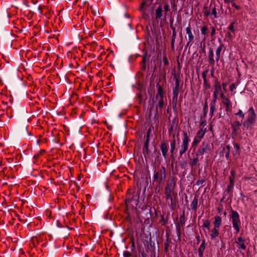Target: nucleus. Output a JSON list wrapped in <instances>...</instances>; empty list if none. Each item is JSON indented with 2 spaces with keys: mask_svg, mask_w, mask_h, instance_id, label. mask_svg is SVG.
Wrapping results in <instances>:
<instances>
[{
  "mask_svg": "<svg viewBox=\"0 0 257 257\" xmlns=\"http://www.w3.org/2000/svg\"><path fill=\"white\" fill-rule=\"evenodd\" d=\"M166 178V169L165 167L158 166L153 168L152 184L157 182L164 183Z\"/></svg>",
  "mask_w": 257,
  "mask_h": 257,
  "instance_id": "obj_1",
  "label": "nucleus"
},
{
  "mask_svg": "<svg viewBox=\"0 0 257 257\" xmlns=\"http://www.w3.org/2000/svg\"><path fill=\"white\" fill-rule=\"evenodd\" d=\"M256 114L254 109L251 107L247 111L246 119L242 122L243 129L248 130L251 128L256 121Z\"/></svg>",
  "mask_w": 257,
  "mask_h": 257,
  "instance_id": "obj_2",
  "label": "nucleus"
},
{
  "mask_svg": "<svg viewBox=\"0 0 257 257\" xmlns=\"http://www.w3.org/2000/svg\"><path fill=\"white\" fill-rule=\"evenodd\" d=\"M229 220L236 233H238L240 231L239 226L241 223L238 213L236 211L231 209L230 212Z\"/></svg>",
  "mask_w": 257,
  "mask_h": 257,
  "instance_id": "obj_3",
  "label": "nucleus"
},
{
  "mask_svg": "<svg viewBox=\"0 0 257 257\" xmlns=\"http://www.w3.org/2000/svg\"><path fill=\"white\" fill-rule=\"evenodd\" d=\"M190 142L189 138L186 132H183L182 136V142L179 147V156L181 157L182 155L187 151L189 147Z\"/></svg>",
  "mask_w": 257,
  "mask_h": 257,
  "instance_id": "obj_4",
  "label": "nucleus"
},
{
  "mask_svg": "<svg viewBox=\"0 0 257 257\" xmlns=\"http://www.w3.org/2000/svg\"><path fill=\"white\" fill-rule=\"evenodd\" d=\"M210 151V145L208 142H203L200 146L195 156H199L203 155L204 153H208Z\"/></svg>",
  "mask_w": 257,
  "mask_h": 257,
  "instance_id": "obj_5",
  "label": "nucleus"
},
{
  "mask_svg": "<svg viewBox=\"0 0 257 257\" xmlns=\"http://www.w3.org/2000/svg\"><path fill=\"white\" fill-rule=\"evenodd\" d=\"M214 91L213 92V98L211 101L216 102L218 98V94L221 89V86L220 82L216 80L214 84Z\"/></svg>",
  "mask_w": 257,
  "mask_h": 257,
  "instance_id": "obj_6",
  "label": "nucleus"
},
{
  "mask_svg": "<svg viewBox=\"0 0 257 257\" xmlns=\"http://www.w3.org/2000/svg\"><path fill=\"white\" fill-rule=\"evenodd\" d=\"M176 186V182L173 179L167 181L165 188V193H172Z\"/></svg>",
  "mask_w": 257,
  "mask_h": 257,
  "instance_id": "obj_7",
  "label": "nucleus"
},
{
  "mask_svg": "<svg viewBox=\"0 0 257 257\" xmlns=\"http://www.w3.org/2000/svg\"><path fill=\"white\" fill-rule=\"evenodd\" d=\"M160 150L162 155L165 159H167V153L169 150V146L164 141H162L160 144Z\"/></svg>",
  "mask_w": 257,
  "mask_h": 257,
  "instance_id": "obj_8",
  "label": "nucleus"
},
{
  "mask_svg": "<svg viewBox=\"0 0 257 257\" xmlns=\"http://www.w3.org/2000/svg\"><path fill=\"white\" fill-rule=\"evenodd\" d=\"M186 34L188 35V41L187 43V46H191L193 40H194V35L192 34V32L191 30V28L190 26L187 27L185 29Z\"/></svg>",
  "mask_w": 257,
  "mask_h": 257,
  "instance_id": "obj_9",
  "label": "nucleus"
},
{
  "mask_svg": "<svg viewBox=\"0 0 257 257\" xmlns=\"http://www.w3.org/2000/svg\"><path fill=\"white\" fill-rule=\"evenodd\" d=\"M149 142H144V146L143 148V153L146 159H147V157H149L151 153V150L149 149Z\"/></svg>",
  "mask_w": 257,
  "mask_h": 257,
  "instance_id": "obj_10",
  "label": "nucleus"
},
{
  "mask_svg": "<svg viewBox=\"0 0 257 257\" xmlns=\"http://www.w3.org/2000/svg\"><path fill=\"white\" fill-rule=\"evenodd\" d=\"M140 191L137 190L134 193V194L131 198L128 199L127 200V201L132 202H134V203L136 205H138L139 199L140 197Z\"/></svg>",
  "mask_w": 257,
  "mask_h": 257,
  "instance_id": "obj_11",
  "label": "nucleus"
},
{
  "mask_svg": "<svg viewBox=\"0 0 257 257\" xmlns=\"http://www.w3.org/2000/svg\"><path fill=\"white\" fill-rule=\"evenodd\" d=\"M241 125V123H240L239 121L236 120L233 122L231 124V127L232 128V133L234 135H236L237 131L239 129L240 126Z\"/></svg>",
  "mask_w": 257,
  "mask_h": 257,
  "instance_id": "obj_12",
  "label": "nucleus"
},
{
  "mask_svg": "<svg viewBox=\"0 0 257 257\" xmlns=\"http://www.w3.org/2000/svg\"><path fill=\"white\" fill-rule=\"evenodd\" d=\"M206 132V128H201L197 133L195 138L201 141V140L203 138Z\"/></svg>",
  "mask_w": 257,
  "mask_h": 257,
  "instance_id": "obj_13",
  "label": "nucleus"
},
{
  "mask_svg": "<svg viewBox=\"0 0 257 257\" xmlns=\"http://www.w3.org/2000/svg\"><path fill=\"white\" fill-rule=\"evenodd\" d=\"M180 85V79L179 78L175 77V86L173 88V93H178L181 90Z\"/></svg>",
  "mask_w": 257,
  "mask_h": 257,
  "instance_id": "obj_14",
  "label": "nucleus"
},
{
  "mask_svg": "<svg viewBox=\"0 0 257 257\" xmlns=\"http://www.w3.org/2000/svg\"><path fill=\"white\" fill-rule=\"evenodd\" d=\"M157 87L158 88V93L156 96V99H163L164 96V92L161 86L158 84L157 85Z\"/></svg>",
  "mask_w": 257,
  "mask_h": 257,
  "instance_id": "obj_15",
  "label": "nucleus"
},
{
  "mask_svg": "<svg viewBox=\"0 0 257 257\" xmlns=\"http://www.w3.org/2000/svg\"><path fill=\"white\" fill-rule=\"evenodd\" d=\"M193 159H190L189 161V164L191 168L196 167L199 165V159L198 156H196Z\"/></svg>",
  "mask_w": 257,
  "mask_h": 257,
  "instance_id": "obj_16",
  "label": "nucleus"
},
{
  "mask_svg": "<svg viewBox=\"0 0 257 257\" xmlns=\"http://www.w3.org/2000/svg\"><path fill=\"white\" fill-rule=\"evenodd\" d=\"M163 16V9L161 5H160L155 10V19L158 20Z\"/></svg>",
  "mask_w": 257,
  "mask_h": 257,
  "instance_id": "obj_17",
  "label": "nucleus"
},
{
  "mask_svg": "<svg viewBox=\"0 0 257 257\" xmlns=\"http://www.w3.org/2000/svg\"><path fill=\"white\" fill-rule=\"evenodd\" d=\"M205 248V240H203L198 248V255L199 257H202L203 255V252Z\"/></svg>",
  "mask_w": 257,
  "mask_h": 257,
  "instance_id": "obj_18",
  "label": "nucleus"
},
{
  "mask_svg": "<svg viewBox=\"0 0 257 257\" xmlns=\"http://www.w3.org/2000/svg\"><path fill=\"white\" fill-rule=\"evenodd\" d=\"M191 208L193 211H196L198 207V198L196 196L194 197V199L190 204Z\"/></svg>",
  "mask_w": 257,
  "mask_h": 257,
  "instance_id": "obj_19",
  "label": "nucleus"
},
{
  "mask_svg": "<svg viewBox=\"0 0 257 257\" xmlns=\"http://www.w3.org/2000/svg\"><path fill=\"white\" fill-rule=\"evenodd\" d=\"M164 183L162 182H157L155 183L154 184H152V185L154 186L155 192L156 194H158L160 192L161 190V186Z\"/></svg>",
  "mask_w": 257,
  "mask_h": 257,
  "instance_id": "obj_20",
  "label": "nucleus"
},
{
  "mask_svg": "<svg viewBox=\"0 0 257 257\" xmlns=\"http://www.w3.org/2000/svg\"><path fill=\"white\" fill-rule=\"evenodd\" d=\"M214 226L215 228H219L221 223V218L219 216H215L214 217Z\"/></svg>",
  "mask_w": 257,
  "mask_h": 257,
  "instance_id": "obj_21",
  "label": "nucleus"
},
{
  "mask_svg": "<svg viewBox=\"0 0 257 257\" xmlns=\"http://www.w3.org/2000/svg\"><path fill=\"white\" fill-rule=\"evenodd\" d=\"M223 46V45L222 44H221L217 48L216 50V61L217 62L219 61L221 51L222 50Z\"/></svg>",
  "mask_w": 257,
  "mask_h": 257,
  "instance_id": "obj_22",
  "label": "nucleus"
},
{
  "mask_svg": "<svg viewBox=\"0 0 257 257\" xmlns=\"http://www.w3.org/2000/svg\"><path fill=\"white\" fill-rule=\"evenodd\" d=\"M211 233L210 234V237L211 239H214L215 237L218 236L219 233L217 228H215L214 227L211 229Z\"/></svg>",
  "mask_w": 257,
  "mask_h": 257,
  "instance_id": "obj_23",
  "label": "nucleus"
},
{
  "mask_svg": "<svg viewBox=\"0 0 257 257\" xmlns=\"http://www.w3.org/2000/svg\"><path fill=\"white\" fill-rule=\"evenodd\" d=\"M223 104L225 106L226 111H228L230 107L231 106V102L229 98H225V100L222 101Z\"/></svg>",
  "mask_w": 257,
  "mask_h": 257,
  "instance_id": "obj_24",
  "label": "nucleus"
},
{
  "mask_svg": "<svg viewBox=\"0 0 257 257\" xmlns=\"http://www.w3.org/2000/svg\"><path fill=\"white\" fill-rule=\"evenodd\" d=\"M159 102L158 104L156 106V113H158V108L160 109H162L164 106V103L163 99H158Z\"/></svg>",
  "mask_w": 257,
  "mask_h": 257,
  "instance_id": "obj_25",
  "label": "nucleus"
},
{
  "mask_svg": "<svg viewBox=\"0 0 257 257\" xmlns=\"http://www.w3.org/2000/svg\"><path fill=\"white\" fill-rule=\"evenodd\" d=\"M216 102L211 101L210 103L209 115L212 117L213 115L214 112L215 110V105Z\"/></svg>",
  "mask_w": 257,
  "mask_h": 257,
  "instance_id": "obj_26",
  "label": "nucleus"
},
{
  "mask_svg": "<svg viewBox=\"0 0 257 257\" xmlns=\"http://www.w3.org/2000/svg\"><path fill=\"white\" fill-rule=\"evenodd\" d=\"M213 56L214 54L213 51H210L209 53L208 61L209 62V64L212 66H213L214 65V60L213 59Z\"/></svg>",
  "mask_w": 257,
  "mask_h": 257,
  "instance_id": "obj_27",
  "label": "nucleus"
},
{
  "mask_svg": "<svg viewBox=\"0 0 257 257\" xmlns=\"http://www.w3.org/2000/svg\"><path fill=\"white\" fill-rule=\"evenodd\" d=\"M231 176L229 177V183L234 184V180L236 176V173L234 170H232L230 171Z\"/></svg>",
  "mask_w": 257,
  "mask_h": 257,
  "instance_id": "obj_28",
  "label": "nucleus"
},
{
  "mask_svg": "<svg viewBox=\"0 0 257 257\" xmlns=\"http://www.w3.org/2000/svg\"><path fill=\"white\" fill-rule=\"evenodd\" d=\"M176 140H173L171 142V144H170L171 149H170V153L172 155H173L174 154V151H175V148H176Z\"/></svg>",
  "mask_w": 257,
  "mask_h": 257,
  "instance_id": "obj_29",
  "label": "nucleus"
},
{
  "mask_svg": "<svg viewBox=\"0 0 257 257\" xmlns=\"http://www.w3.org/2000/svg\"><path fill=\"white\" fill-rule=\"evenodd\" d=\"M149 2H150L149 4H148L147 1L144 2L141 5V10H143V7L147 5H150L151 4H157L158 0H149Z\"/></svg>",
  "mask_w": 257,
  "mask_h": 257,
  "instance_id": "obj_30",
  "label": "nucleus"
},
{
  "mask_svg": "<svg viewBox=\"0 0 257 257\" xmlns=\"http://www.w3.org/2000/svg\"><path fill=\"white\" fill-rule=\"evenodd\" d=\"M173 97L172 98V104L174 107H176L177 100H178V93H173Z\"/></svg>",
  "mask_w": 257,
  "mask_h": 257,
  "instance_id": "obj_31",
  "label": "nucleus"
},
{
  "mask_svg": "<svg viewBox=\"0 0 257 257\" xmlns=\"http://www.w3.org/2000/svg\"><path fill=\"white\" fill-rule=\"evenodd\" d=\"M149 56L148 55L147 53H145L143 56V63L142 68L145 70L146 69L145 63L147 60H148Z\"/></svg>",
  "mask_w": 257,
  "mask_h": 257,
  "instance_id": "obj_32",
  "label": "nucleus"
},
{
  "mask_svg": "<svg viewBox=\"0 0 257 257\" xmlns=\"http://www.w3.org/2000/svg\"><path fill=\"white\" fill-rule=\"evenodd\" d=\"M224 151L225 153V158L226 159H228L229 157L230 151V147L229 145H227L226 147V148L224 149Z\"/></svg>",
  "mask_w": 257,
  "mask_h": 257,
  "instance_id": "obj_33",
  "label": "nucleus"
},
{
  "mask_svg": "<svg viewBox=\"0 0 257 257\" xmlns=\"http://www.w3.org/2000/svg\"><path fill=\"white\" fill-rule=\"evenodd\" d=\"M200 141L201 140L194 137L193 141L192 143V148L195 149L198 144L200 142Z\"/></svg>",
  "mask_w": 257,
  "mask_h": 257,
  "instance_id": "obj_34",
  "label": "nucleus"
},
{
  "mask_svg": "<svg viewBox=\"0 0 257 257\" xmlns=\"http://www.w3.org/2000/svg\"><path fill=\"white\" fill-rule=\"evenodd\" d=\"M185 217L184 215V213L183 212V214L181 215L180 217V222L179 224L183 226L185 224Z\"/></svg>",
  "mask_w": 257,
  "mask_h": 257,
  "instance_id": "obj_35",
  "label": "nucleus"
},
{
  "mask_svg": "<svg viewBox=\"0 0 257 257\" xmlns=\"http://www.w3.org/2000/svg\"><path fill=\"white\" fill-rule=\"evenodd\" d=\"M151 133H152V129L151 127H150L148 130L147 132V136H146V139L145 142H149L150 135H151Z\"/></svg>",
  "mask_w": 257,
  "mask_h": 257,
  "instance_id": "obj_36",
  "label": "nucleus"
},
{
  "mask_svg": "<svg viewBox=\"0 0 257 257\" xmlns=\"http://www.w3.org/2000/svg\"><path fill=\"white\" fill-rule=\"evenodd\" d=\"M235 114L242 118H244L245 115L244 113L241 109H239L238 112L235 113Z\"/></svg>",
  "mask_w": 257,
  "mask_h": 257,
  "instance_id": "obj_37",
  "label": "nucleus"
},
{
  "mask_svg": "<svg viewBox=\"0 0 257 257\" xmlns=\"http://www.w3.org/2000/svg\"><path fill=\"white\" fill-rule=\"evenodd\" d=\"M207 109H208V104H207V101H206L204 103V104L203 106V111H204L203 115L204 116H206V114L207 113Z\"/></svg>",
  "mask_w": 257,
  "mask_h": 257,
  "instance_id": "obj_38",
  "label": "nucleus"
},
{
  "mask_svg": "<svg viewBox=\"0 0 257 257\" xmlns=\"http://www.w3.org/2000/svg\"><path fill=\"white\" fill-rule=\"evenodd\" d=\"M210 221L209 220H206L204 221L203 226L206 227L207 229H209Z\"/></svg>",
  "mask_w": 257,
  "mask_h": 257,
  "instance_id": "obj_39",
  "label": "nucleus"
},
{
  "mask_svg": "<svg viewBox=\"0 0 257 257\" xmlns=\"http://www.w3.org/2000/svg\"><path fill=\"white\" fill-rule=\"evenodd\" d=\"M207 28L206 26H203L201 29V33L202 35L205 36L207 34Z\"/></svg>",
  "mask_w": 257,
  "mask_h": 257,
  "instance_id": "obj_40",
  "label": "nucleus"
},
{
  "mask_svg": "<svg viewBox=\"0 0 257 257\" xmlns=\"http://www.w3.org/2000/svg\"><path fill=\"white\" fill-rule=\"evenodd\" d=\"M165 195L166 196V198L167 199L170 200L171 203H172L173 201V198L172 196V193H164Z\"/></svg>",
  "mask_w": 257,
  "mask_h": 257,
  "instance_id": "obj_41",
  "label": "nucleus"
},
{
  "mask_svg": "<svg viewBox=\"0 0 257 257\" xmlns=\"http://www.w3.org/2000/svg\"><path fill=\"white\" fill-rule=\"evenodd\" d=\"M203 86L205 87V89H209L210 88V85L207 82V80H204L203 81Z\"/></svg>",
  "mask_w": 257,
  "mask_h": 257,
  "instance_id": "obj_42",
  "label": "nucleus"
},
{
  "mask_svg": "<svg viewBox=\"0 0 257 257\" xmlns=\"http://www.w3.org/2000/svg\"><path fill=\"white\" fill-rule=\"evenodd\" d=\"M233 186H234V184H230L229 183V185H228L227 187V189H226V192L228 193H229L230 191L232 190V189L233 188Z\"/></svg>",
  "mask_w": 257,
  "mask_h": 257,
  "instance_id": "obj_43",
  "label": "nucleus"
},
{
  "mask_svg": "<svg viewBox=\"0 0 257 257\" xmlns=\"http://www.w3.org/2000/svg\"><path fill=\"white\" fill-rule=\"evenodd\" d=\"M176 230H177V236L179 238H180L181 236V231H180V228L179 225L176 226Z\"/></svg>",
  "mask_w": 257,
  "mask_h": 257,
  "instance_id": "obj_44",
  "label": "nucleus"
},
{
  "mask_svg": "<svg viewBox=\"0 0 257 257\" xmlns=\"http://www.w3.org/2000/svg\"><path fill=\"white\" fill-rule=\"evenodd\" d=\"M234 149L235 150V153L236 154H238V152H239V150L240 149L239 145L238 144H235L234 145Z\"/></svg>",
  "mask_w": 257,
  "mask_h": 257,
  "instance_id": "obj_45",
  "label": "nucleus"
},
{
  "mask_svg": "<svg viewBox=\"0 0 257 257\" xmlns=\"http://www.w3.org/2000/svg\"><path fill=\"white\" fill-rule=\"evenodd\" d=\"M238 248L244 250L246 248V246L244 243H238Z\"/></svg>",
  "mask_w": 257,
  "mask_h": 257,
  "instance_id": "obj_46",
  "label": "nucleus"
},
{
  "mask_svg": "<svg viewBox=\"0 0 257 257\" xmlns=\"http://www.w3.org/2000/svg\"><path fill=\"white\" fill-rule=\"evenodd\" d=\"M176 37V33L175 32V31L173 30L171 42H175Z\"/></svg>",
  "mask_w": 257,
  "mask_h": 257,
  "instance_id": "obj_47",
  "label": "nucleus"
},
{
  "mask_svg": "<svg viewBox=\"0 0 257 257\" xmlns=\"http://www.w3.org/2000/svg\"><path fill=\"white\" fill-rule=\"evenodd\" d=\"M163 62L165 65L168 66L169 65V61L166 57H164L163 58Z\"/></svg>",
  "mask_w": 257,
  "mask_h": 257,
  "instance_id": "obj_48",
  "label": "nucleus"
},
{
  "mask_svg": "<svg viewBox=\"0 0 257 257\" xmlns=\"http://www.w3.org/2000/svg\"><path fill=\"white\" fill-rule=\"evenodd\" d=\"M212 15H213L214 18L218 17L217 14V12H216V9L215 7H214L212 10Z\"/></svg>",
  "mask_w": 257,
  "mask_h": 257,
  "instance_id": "obj_49",
  "label": "nucleus"
},
{
  "mask_svg": "<svg viewBox=\"0 0 257 257\" xmlns=\"http://www.w3.org/2000/svg\"><path fill=\"white\" fill-rule=\"evenodd\" d=\"M123 255L124 257H130L131 255V253L128 251H123Z\"/></svg>",
  "mask_w": 257,
  "mask_h": 257,
  "instance_id": "obj_50",
  "label": "nucleus"
},
{
  "mask_svg": "<svg viewBox=\"0 0 257 257\" xmlns=\"http://www.w3.org/2000/svg\"><path fill=\"white\" fill-rule=\"evenodd\" d=\"M231 5L233 7H234L235 9H236L237 10H239L240 9V7L235 4L234 2H231Z\"/></svg>",
  "mask_w": 257,
  "mask_h": 257,
  "instance_id": "obj_51",
  "label": "nucleus"
},
{
  "mask_svg": "<svg viewBox=\"0 0 257 257\" xmlns=\"http://www.w3.org/2000/svg\"><path fill=\"white\" fill-rule=\"evenodd\" d=\"M205 182V180L204 179L199 180L196 182L197 185H202Z\"/></svg>",
  "mask_w": 257,
  "mask_h": 257,
  "instance_id": "obj_52",
  "label": "nucleus"
},
{
  "mask_svg": "<svg viewBox=\"0 0 257 257\" xmlns=\"http://www.w3.org/2000/svg\"><path fill=\"white\" fill-rule=\"evenodd\" d=\"M245 242V239L242 238L241 237H239L237 238V243H239V242L244 243Z\"/></svg>",
  "mask_w": 257,
  "mask_h": 257,
  "instance_id": "obj_53",
  "label": "nucleus"
},
{
  "mask_svg": "<svg viewBox=\"0 0 257 257\" xmlns=\"http://www.w3.org/2000/svg\"><path fill=\"white\" fill-rule=\"evenodd\" d=\"M200 125L202 126V128H205L204 127L206 125V121L205 120L201 121Z\"/></svg>",
  "mask_w": 257,
  "mask_h": 257,
  "instance_id": "obj_54",
  "label": "nucleus"
},
{
  "mask_svg": "<svg viewBox=\"0 0 257 257\" xmlns=\"http://www.w3.org/2000/svg\"><path fill=\"white\" fill-rule=\"evenodd\" d=\"M206 75H207V71H204L202 73V77L204 80H207L206 79Z\"/></svg>",
  "mask_w": 257,
  "mask_h": 257,
  "instance_id": "obj_55",
  "label": "nucleus"
},
{
  "mask_svg": "<svg viewBox=\"0 0 257 257\" xmlns=\"http://www.w3.org/2000/svg\"><path fill=\"white\" fill-rule=\"evenodd\" d=\"M211 32L210 35L211 36H213L215 33V29L213 27H211Z\"/></svg>",
  "mask_w": 257,
  "mask_h": 257,
  "instance_id": "obj_56",
  "label": "nucleus"
},
{
  "mask_svg": "<svg viewBox=\"0 0 257 257\" xmlns=\"http://www.w3.org/2000/svg\"><path fill=\"white\" fill-rule=\"evenodd\" d=\"M235 88L236 87L234 84H231L229 87L231 91H233L234 89H235Z\"/></svg>",
  "mask_w": 257,
  "mask_h": 257,
  "instance_id": "obj_57",
  "label": "nucleus"
},
{
  "mask_svg": "<svg viewBox=\"0 0 257 257\" xmlns=\"http://www.w3.org/2000/svg\"><path fill=\"white\" fill-rule=\"evenodd\" d=\"M164 9L166 12H168L169 10V6L168 5H165Z\"/></svg>",
  "mask_w": 257,
  "mask_h": 257,
  "instance_id": "obj_58",
  "label": "nucleus"
},
{
  "mask_svg": "<svg viewBox=\"0 0 257 257\" xmlns=\"http://www.w3.org/2000/svg\"><path fill=\"white\" fill-rule=\"evenodd\" d=\"M229 29L232 32H234V26H233V24H231L229 27Z\"/></svg>",
  "mask_w": 257,
  "mask_h": 257,
  "instance_id": "obj_59",
  "label": "nucleus"
},
{
  "mask_svg": "<svg viewBox=\"0 0 257 257\" xmlns=\"http://www.w3.org/2000/svg\"><path fill=\"white\" fill-rule=\"evenodd\" d=\"M140 257H147V254L145 252L143 251L141 253Z\"/></svg>",
  "mask_w": 257,
  "mask_h": 257,
  "instance_id": "obj_60",
  "label": "nucleus"
},
{
  "mask_svg": "<svg viewBox=\"0 0 257 257\" xmlns=\"http://www.w3.org/2000/svg\"><path fill=\"white\" fill-rule=\"evenodd\" d=\"M220 97L223 100H225V98H227V97H226L223 93H220Z\"/></svg>",
  "mask_w": 257,
  "mask_h": 257,
  "instance_id": "obj_61",
  "label": "nucleus"
},
{
  "mask_svg": "<svg viewBox=\"0 0 257 257\" xmlns=\"http://www.w3.org/2000/svg\"><path fill=\"white\" fill-rule=\"evenodd\" d=\"M174 43H175V42H171V48H172V50H173L174 49Z\"/></svg>",
  "mask_w": 257,
  "mask_h": 257,
  "instance_id": "obj_62",
  "label": "nucleus"
},
{
  "mask_svg": "<svg viewBox=\"0 0 257 257\" xmlns=\"http://www.w3.org/2000/svg\"><path fill=\"white\" fill-rule=\"evenodd\" d=\"M185 165H186L185 163L181 164V168H184L185 167Z\"/></svg>",
  "mask_w": 257,
  "mask_h": 257,
  "instance_id": "obj_63",
  "label": "nucleus"
},
{
  "mask_svg": "<svg viewBox=\"0 0 257 257\" xmlns=\"http://www.w3.org/2000/svg\"><path fill=\"white\" fill-rule=\"evenodd\" d=\"M227 35H228V36L229 38H231V37H232V35H231V33H227Z\"/></svg>",
  "mask_w": 257,
  "mask_h": 257,
  "instance_id": "obj_64",
  "label": "nucleus"
}]
</instances>
